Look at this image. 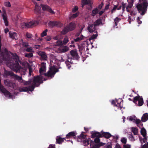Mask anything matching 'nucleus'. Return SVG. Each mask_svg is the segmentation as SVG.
<instances>
[{"label":"nucleus","mask_w":148,"mask_h":148,"mask_svg":"<svg viewBox=\"0 0 148 148\" xmlns=\"http://www.w3.org/2000/svg\"><path fill=\"white\" fill-rule=\"evenodd\" d=\"M138 101V106H141L143 104V100L142 97L139 96H136L134 97L133 101L134 103L137 104Z\"/></svg>","instance_id":"39448f33"},{"label":"nucleus","mask_w":148,"mask_h":148,"mask_svg":"<svg viewBox=\"0 0 148 148\" xmlns=\"http://www.w3.org/2000/svg\"><path fill=\"white\" fill-rule=\"evenodd\" d=\"M132 131L134 135H136L138 134V130L136 128L132 127Z\"/></svg>","instance_id":"473e14b6"},{"label":"nucleus","mask_w":148,"mask_h":148,"mask_svg":"<svg viewBox=\"0 0 148 148\" xmlns=\"http://www.w3.org/2000/svg\"><path fill=\"white\" fill-rule=\"evenodd\" d=\"M94 24L95 26H98L100 25H103V24L102 23V19L100 18L98 19L97 20L95 21L94 23Z\"/></svg>","instance_id":"393cba45"},{"label":"nucleus","mask_w":148,"mask_h":148,"mask_svg":"<svg viewBox=\"0 0 148 148\" xmlns=\"http://www.w3.org/2000/svg\"><path fill=\"white\" fill-rule=\"evenodd\" d=\"M137 22L138 24H140L142 23V21H140L139 17H137Z\"/></svg>","instance_id":"bf43d9fd"},{"label":"nucleus","mask_w":148,"mask_h":148,"mask_svg":"<svg viewBox=\"0 0 148 148\" xmlns=\"http://www.w3.org/2000/svg\"><path fill=\"white\" fill-rule=\"evenodd\" d=\"M26 51L27 52H30V53H31L33 52V49L32 47H29V48H27Z\"/></svg>","instance_id":"de8ad7c7"},{"label":"nucleus","mask_w":148,"mask_h":148,"mask_svg":"<svg viewBox=\"0 0 148 148\" xmlns=\"http://www.w3.org/2000/svg\"><path fill=\"white\" fill-rule=\"evenodd\" d=\"M76 26V24L74 23L71 22L64 28L62 31V34H65L69 31L73 30L75 29Z\"/></svg>","instance_id":"7ed1b4c3"},{"label":"nucleus","mask_w":148,"mask_h":148,"mask_svg":"<svg viewBox=\"0 0 148 148\" xmlns=\"http://www.w3.org/2000/svg\"><path fill=\"white\" fill-rule=\"evenodd\" d=\"M91 137L92 138H101L102 137V136L101 134L100 133L98 132H95L92 133Z\"/></svg>","instance_id":"dca6fc26"},{"label":"nucleus","mask_w":148,"mask_h":148,"mask_svg":"<svg viewBox=\"0 0 148 148\" xmlns=\"http://www.w3.org/2000/svg\"><path fill=\"white\" fill-rule=\"evenodd\" d=\"M56 139V143L58 144H61L64 141V140L67 141H70V140H66L65 137L64 138H62L60 136H57Z\"/></svg>","instance_id":"f8f14e48"},{"label":"nucleus","mask_w":148,"mask_h":148,"mask_svg":"<svg viewBox=\"0 0 148 148\" xmlns=\"http://www.w3.org/2000/svg\"><path fill=\"white\" fill-rule=\"evenodd\" d=\"M36 87L35 85H34L33 84H32V85L29 86L27 87L28 88V91H30L32 92L34 91L35 88Z\"/></svg>","instance_id":"7c9ffc66"},{"label":"nucleus","mask_w":148,"mask_h":148,"mask_svg":"<svg viewBox=\"0 0 148 148\" xmlns=\"http://www.w3.org/2000/svg\"><path fill=\"white\" fill-rule=\"evenodd\" d=\"M4 83L5 85L8 87H10L14 89H15L16 88V84L13 82L12 81L7 79L6 80H4Z\"/></svg>","instance_id":"423d86ee"},{"label":"nucleus","mask_w":148,"mask_h":148,"mask_svg":"<svg viewBox=\"0 0 148 148\" xmlns=\"http://www.w3.org/2000/svg\"><path fill=\"white\" fill-rule=\"evenodd\" d=\"M46 64L44 62L41 63L40 68L39 70L40 75H43L44 73L43 72L46 71Z\"/></svg>","instance_id":"9b49d317"},{"label":"nucleus","mask_w":148,"mask_h":148,"mask_svg":"<svg viewBox=\"0 0 148 148\" xmlns=\"http://www.w3.org/2000/svg\"><path fill=\"white\" fill-rule=\"evenodd\" d=\"M36 22V21H32L29 22L25 23L24 25L27 27L30 28L35 25Z\"/></svg>","instance_id":"4468645a"},{"label":"nucleus","mask_w":148,"mask_h":148,"mask_svg":"<svg viewBox=\"0 0 148 148\" xmlns=\"http://www.w3.org/2000/svg\"><path fill=\"white\" fill-rule=\"evenodd\" d=\"M9 37L13 39L16 40L17 38V34L16 33L10 32L9 33Z\"/></svg>","instance_id":"4be33fe9"},{"label":"nucleus","mask_w":148,"mask_h":148,"mask_svg":"<svg viewBox=\"0 0 148 148\" xmlns=\"http://www.w3.org/2000/svg\"><path fill=\"white\" fill-rule=\"evenodd\" d=\"M106 143H105L101 142V143L97 144L94 145L92 146H90L91 148H99L100 147L104 145Z\"/></svg>","instance_id":"bb28decb"},{"label":"nucleus","mask_w":148,"mask_h":148,"mask_svg":"<svg viewBox=\"0 0 148 148\" xmlns=\"http://www.w3.org/2000/svg\"><path fill=\"white\" fill-rule=\"evenodd\" d=\"M144 138L143 139V141L144 143H145L146 142H147V136H145V137H143Z\"/></svg>","instance_id":"e2e57ef3"},{"label":"nucleus","mask_w":148,"mask_h":148,"mask_svg":"<svg viewBox=\"0 0 148 148\" xmlns=\"http://www.w3.org/2000/svg\"><path fill=\"white\" fill-rule=\"evenodd\" d=\"M141 123V121L139 119H136V123L138 125Z\"/></svg>","instance_id":"4d7b16f0"},{"label":"nucleus","mask_w":148,"mask_h":148,"mask_svg":"<svg viewBox=\"0 0 148 148\" xmlns=\"http://www.w3.org/2000/svg\"><path fill=\"white\" fill-rule=\"evenodd\" d=\"M48 148H55V145H50Z\"/></svg>","instance_id":"338daca9"},{"label":"nucleus","mask_w":148,"mask_h":148,"mask_svg":"<svg viewBox=\"0 0 148 148\" xmlns=\"http://www.w3.org/2000/svg\"><path fill=\"white\" fill-rule=\"evenodd\" d=\"M59 69L55 66H52L50 68L49 70L47 73H44L43 74L45 76H47V77L45 78L44 81H46L49 79V77L51 78L54 76V75L57 72H58Z\"/></svg>","instance_id":"f03ea898"},{"label":"nucleus","mask_w":148,"mask_h":148,"mask_svg":"<svg viewBox=\"0 0 148 148\" xmlns=\"http://www.w3.org/2000/svg\"><path fill=\"white\" fill-rule=\"evenodd\" d=\"M121 20V18H119L118 17H116L114 19V22H116V23H118Z\"/></svg>","instance_id":"603ef678"},{"label":"nucleus","mask_w":148,"mask_h":148,"mask_svg":"<svg viewBox=\"0 0 148 148\" xmlns=\"http://www.w3.org/2000/svg\"><path fill=\"white\" fill-rule=\"evenodd\" d=\"M123 148H130V145H124Z\"/></svg>","instance_id":"680f3d73"},{"label":"nucleus","mask_w":148,"mask_h":148,"mask_svg":"<svg viewBox=\"0 0 148 148\" xmlns=\"http://www.w3.org/2000/svg\"><path fill=\"white\" fill-rule=\"evenodd\" d=\"M33 56V54L32 53H27L25 54V57H27L28 58H30Z\"/></svg>","instance_id":"f704fd0d"},{"label":"nucleus","mask_w":148,"mask_h":148,"mask_svg":"<svg viewBox=\"0 0 148 148\" xmlns=\"http://www.w3.org/2000/svg\"><path fill=\"white\" fill-rule=\"evenodd\" d=\"M22 45L23 47L26 48L27 47L29 46L28 43L27 42H23Z\"/></svg>","instance_id":"a19ab883"},{"label":"nucleus","mask_w":148,"mask_h":148,"mask_svg":"<svg viewBox=\"0 0 148 148\" xmlns=\"http://www.w3.org/2000/svg\"><path fill=\"white\" fill-rule=\"evenodd\" d=\"M60 23L58 21H50L48 23V25L49 27H53L55 26L58 27Z\"/></svg>","instance_id":"ddd939ff"},{"label":"nucleus","mask_w":148,"mask_h":148,"mask_svg":"<svg viewBox=\"0 0 148 148\" xmlns=\"http://www.w3.org/2000/svg\"><path fill=\"white\" fill-rule=\"evenodd\" d=\"M38 55L41 56V59L43 60H47V56L46 53L44 52L40 51L38 53Z\"/></svg>","instance_id":"a211bd4d"},{"label":"nucleus","mask_w":148,"mask_h":148,"mask_svg":"<svg viewBox=\"0 0 148 148\" xmlns=\"http://www.w3.org/2000/svg\"><path fill=\"white\" fill-rule=\"evenodd\" d=\"M134 3V0H131V1L128 3V5L126 6L127 8H130L132 7Z\"/></svg>","instance_id":"2f4dec72"},{"label":"nucleus","mask_w":148,"mask_h":148,"mask_svg":"<svg viewBox=\"0 0 148 148\" xmlns=\"http://www.w3.org/2000/svg\"><path fill=\"white\" fill-rule=\"evenodd\" d=\"M96 34H93L91 36H90L89 38V40H93L94 39H96L97 36L98 34H97V31H96Z\"/></svg>","instance_id":"72a5a7b5"},{"label":"nucleus","mask_w":148,"mask_h":148,"mask_svg":"<svg viewBox=\"0 0 148 148\" xmlns=\"http://www.w3.org/2000/svg\"><path fill=\"white\" fill-rule=\"evenodd\" d=\"M82 142L83 145L85 146H87L89 144L90 146H91V145L94 143L93 141L91 140L90 138L83 140Z\"/></svg>","instance_id":"9d476101"},{"label":"nucleus","mask_w":148,"mask_h":148,"mask_svg":"<svg viewBox=\"0 0 148 148\" xmlns=\"http://www.w3.org/2000/svg\"><path fill=\"white\" fill-rule=\"evenodd\" d=\"M69 40L67 37H65L63 40V44L64 45H66L69 42Z\"/></svg>","instance_id":"58836bf2"},{"label":"nucleus","mask_w":148,"mask_h":148,"mask_svg":"<svg viewBox=\"0 0 148 148\" xmlns=\"http://www.w3.org/2000/svg\"><path fill=\"white\" fill-rule=\"evenodd\" d=\"M48 30L47 29H45L44 31L42 32L41 34V36L43 37H44L45 36H46L47 34V32Z\"/></svg>","instance_id":"e433bc0d"},{"label":"nucleus","mask_w":148,"mask_h":148,"mask_svg":"<svg viewBox=\"0 0 148 148\" xmlns=\"http://www.w3.org/2000/svg\"><path fill=\"white\" fill-rule=\"evenodd\" d=\"M70 53L74 59L77 60L79 57L76 50H72L70 51Z\"/></svg>","instance_id":"1a4fd4ad"},{"label":"nucleus","mask_w":148,"mask_h":148,"mask_svg":"<svg viewBox=\"0 0 148 148\" xmlns=\"http://www.w3.org/2000/svg\"><path fill=\"white\" fill-rule=\"evenodd\" d=\"M5 5L7 7H10L11 4L9 1L5 2L4 3Z\"/></svg>","instance_id":"49530a36"},{"label":"nucleus","mask_w":148,"mask_h":148,"mask_svg":"<svg viewBox=\"0 0 148 148\" xmlns=\"http://www.w3.org/2000/svg\"><path fill=\"white\" fill-rule=\"evenodd\" d=\"M34 12L36 14L40 13V11L39 8H37L36 7L34 9Z\"/></svg>","instance_id":"37998d69"},{"label":"nucleus","mask_w":148,"mask_h":148,"mask_svg":"<svg viewBox=\"0 0 148 148\" xmlns=\"http://www.w3.org/2000/svg\"><path fill=\"white\" fill-rule=\"evenodd\" d=\"M45 39L47 41H49L51 39V37L50 36H47L45 38Z\"/></svg>","instance_id":"09e8293b"},{"label":"nucleus","mask_w":148,"mask_h":148,"mask_svg":"<svg viewBox=\"0 0 148 148\" xmlns=\"http://www.w3.org/2000/svg\"><path fill=\"white\" fill-rule=\"evenodd\" d=\"M14 73L12 72L11 71H8L5 69L4 70V76L6 77L10 76L12 78L13 76Z\"/></svg>","instance_id":"412c9836"},{"label":"nucleus","mask_w":148,"mask_h":148,"mask_svg":"<svg viewBox=\"0 0 148 148\" xmlns=\"http://www.w3.org/2000/svg\"><path fill=\"white\" fill-rule=\"evenodd\" d=\"M69 49V48L66 46L64 47L62 49V51L63 52H65L67 51Z\"/></svg>","instance_id":"4c0bfd02"},{"label":"nucleus","mask_w":148,"mask_h":148,"mask_svg":"<svg viewBox=\"0 0 148 148\" xmlns=\"http://www.w3.org/2000/svg\"><path fill=\"white\" fill-rule=\"evenodd\" d=\"M32 82V80L30 81L29 80L28 81H25L24 82V85H27L31 84Z\"/></svg>","instance_id":"a18cd8bd"},{"label":"nucleus","mask_w":148,"mask_h":148,"mask_svg":"<svg viewBox=\"0 0 148 148\" xmlns=\"http://www.w3.org/2000/svg\"><path fill=\"white\" fill-rule=\"evenodd\" d=\"M136 13L133 11H131L130 12V15L131 16H134L136 15Z\"/></svg>","instance_id":"13d9d810"},{"label":"nucleus","mask_w":148,"mask_h":148,"mask_svg":"<svg viewBox=\"0 0 148 148\" xmlns=\"http://www.w3.org/2000/svg\"><path fill=\"white\" fill-rule=\"evenodd\" d=\"M123 100L121 99H119L116 100V102L117 104L115 105V106L120 108L121 109L123 107Z\"/></svg>","instance_id":"6ab92c4d"},{"label":"nucleus","mask_w":148,"mask_h":148,"mask_svg":"<svg viewBox=\"0 0 148 148\" xmlns=\"http://www.w3.org/2000/svg\"><path fill=\"white\" fill-rule=\"evenodd\" d=\"M128 21L129 22V23H131V21H133V20L132 19V18H131V16L129 15L128 16Z\"/></svg>","instance_id":"0e129e2a"},{"label":"nucleus","mask_w":148,"mask_h":148,"mask_svg":"<svg viewBox=\"0 0 148 148\" xmlns=\"http://www.w3.org/2000/svg\"><path fill=\"white\" fill-rule=\"evenodd\" d=\"M82 40V39L80 38L79 37H77L76 39H74V41L75 42H78Z\"/></svg>","instance_id":"864d4df0"},{"label":"nucleus","mask_w":148,"mask_h":148,"mask_svg":"<svg viewBox=\"0 0 148 148\" xmlns=\"http://www.w3.org/2000/svg\"><path fill=\"white\" fill-rule=\"evenodd\" d=\"M57 43L58 45L59 46L62 45L63 44L62 42L61 41H57Z\"/></svg>","instance_id":"6e6d98bb"},{"label":"nucleus","mask_w":148,"mask_h":148,"mask_svg":"<svg viewBox=\"0 0 148 148\" xmlns=\"http://www.w3.org/2000/svg\"><path fill=\"white\" fill-rule=\"evenodd\" d=\"M122 6L123 12H124L126 9L127 3H124L123 2L122 4Z\"/></svg>","instance_id":"c9c22d12"},{"label":"nucleus","mask_w":148,"mask_h":148,"mask_svg":"<svg viewBox=\"0 0 148 148\" xmlns=\"http://www.w3.org/2000/svg\"><path fill=\"white\" fill-rule=\"evenodd\" d=\"M81 31H79L76 34L75 36H78L81 33Z\"/></svg>","instance_id":"774afa93"},{"label":"nucleus","mask_w":148,"mask_h":148,"mask_svg":"<svg viewBox=\"0 0 148 148\" xmlns=\"http://www.w3.org/2000/svg\"><path fill=\"white\" fill-rule=\"evenodd\" d=\"M143 124L142 123H141L137 125V126H138L140 128H141L143 126Z\"/></svg>","instance_id":"69168bd1"},{"label":"nucleus","mask_w":148,"mask_h":148,"mask_svg":"<svg viewBox=\"0 0 148 148\" xmlns=\"http://www.w3.org/2000/svg\"><path fill=\"white\" fill-rule=\"evenodd\" d=\"M117 5H115L113 8L111 10V12L112 13L113 11H115L116 9H117Z\"/></svg>","instance_id":"5fc2aeb1"},{"label":"nucleus","mask_w":148,"mask_h":148,"mask_svg":"<svg viewBox=\"0 0 148 148\" xmlns=\"http://www.w3.org/2000/svg\"><path fill=\"white\" fill-rule=\"evenodd\" d=\"M82 7L83 8L85 5H88L92 8L93 2L92 0H82L81 1Z\"/></svg>","instance_id":"6e6552de"},{"label":"nucleus","mask_w":148,"mask_h":148,"mask_svg":"<svg viewBox=\"0 0 148 148\" xmlns=\"http://www.w3.org/2000/svg\"><path fill=\"white\" fill-rule=\"evenodd\" d=\"M102 137H104L108 139L110 137L114 136L111 135V134L108 132H103L101 134Z\"/></svg>","instance_id":"5701e85b"},{"label":"nucleus","mask_w":148,"mask_h":148,"mask_svg":"<svg viewBox=\"0 0 148 148\" xmlns=\"http://www.w3.org/2000/svg\"><path fill=\"white\" fill-rule=\"evenodd\" d=\"M121 141L122 143L125 144L127 142V139L124 137L122 138L121 140Z\"/></svg>","instance_id":"79ce46f5"},{"label":"nucleus","mask_w":148,"mask_h":148,"mask_svg":"<svg viewBox=\"0 0 148 148\" xmlns=\"http://www.w3.org/2000/svg\"><path fill=\"white\" fill-rule=\"evenodd\" d=\"M99 12V10L97 8L93 10L92 12L91 15L93 16H95Z\"/></svg>","instance_id":"c756f323"},{"label":"nucleus","mask_w":148,"mask_h":148,"mask_svg":"<svg viewBox=\"0 0 148 148\" xmlns=\"http://www.w3.org/2000/svg\"><path fill=\"white\" fill-rule=\"evenodd\" d=\"M78 8L77 6H75L73 9L72 12L73 13L75 12L78 10Z\"/></svg>","instance_id":"8fccbe9b"},{"label":"nucleus","mask_w":148,"mask_h":148,"mask_svg":"<svg viewBox=\"0 0 148 148\" xmlns=\"http://www.w3.org/2000/svg\"><path fill=\"white\" fill-rule=\"evenodd\" d=\"M141 134L143 137L146 136V131L144 127L142 128L140 130Z\"/></svg>","instance_id":"c85d7f7f"},{"label":"nucleus","mask_w":148,"mask_h":148,"mask_svg":"<svg viewBox=\"0 0 148 148\" xmlns=\"http://www.w3.org/2000/svg\"><path fill=\"white\" fill-rule=\"evenodd\" d=\"M12 78L16 80H18L19 82L23 83V80L22 76H19L14 74Z\"/></svg>","instance_id":"aec40b11"},{"label":"nucleus","mask_w":148,"mask_h":148,"mask_svg":"<svg viewBox=\"0 0 148 148\" xmlns=\"http://www.w3.org/2000/svg\"><path fill=\"white\" fill-rule=\"evenodd\" d=\"M100 138H96L95 139L94 141H93L95 143H97V144L99 143H100V140L99 139Z\"/></svg>","instance_id":"ea45409f"},{"label":"nucleus","mask_w":148,"mask_h":148,"mask_svg":"<svg viewBox=\"0 0 148 148\" xmlns=\"http://www.w3.org/2000/svg\"><path fill=\"white\" fill-rule=\"evenodd\" d=\"M96 27L94 24H89L88 27V30L90 33L93 32L96 30Z\"/></svg>","instance_id":"2eb2a0df"},{"label":"nucleus","mask_w":148,"mask_h":148,"mask_svg":"<svg viewBox=\"0 0 148 148\" xmlns=\"http://www.w3.org/2000/svg\"><path fill=\"white\" fill-rule=\"evenodd\" d=\"M65 63H66V65L67 68L68 69H70V68L71 67V65L70 64L69 62V61H66L65 62Z\"/></svg>","instance_id":"c03bdc74"},{"label":"nucleus","mask_w":148,"mask_h":148,"mask_svg":"<svg viewBox=\"0 0 148 148\" xmlns=\"http://www.w3.org/2000/svg\"><path fill=\"white\" fill-rule=\"evenodd\" d=\"M26 36L27 37L29 38H31L32 36V34L28 32L26 33Z\"/></svg>","instance_id":"3c124183"},{"label":"nucleus","mask_w":148,"mask_h":148,"mask_svg":"<svg viewBox=\"0 0 148 148\" xmlns=\"http://www.w3.org/2000/svg\"><path fill=\"white\" fill-rule=\"evenodd\" d=\"M77 134V133L75 132H69L66 135L65 138L66 139H69L73 137L76 136Z\"/></svg>","instance_id":"f3484780"},{"label":"nucleus","mask_w":148,"mask_h":148,"mask_svg":"<svg viewBox=\"0 0 148 148\" xmlns=\"http://www.w3.org/2000/svg\"><path fill=\"white\" fill-rule=\"evenodd\" d=\"M140 4L136 6L138 10L142 15H144L147 11L148 6L147 0H139Z\"/></svg>","instance_id":"f257e3e1"},{"label":"nucleus","mask_w":148,"mask_h":148,"mask_svg":"<svg viewBox=\"0 0 148 148\" xmlns=\"http://www.w3.org/2000/svg\"><path fill=\"white\" fill-rule=\"evenodd\" d=\"M41 7L42 10L44 11H47L51 14H54L55 12L48 5H46L41 4Z\"/></svg>","instance_id":"0eeeda50"},{"label":"nucleus","mask_w":148,"mask_h":148,"mask_svg":"<svg viewBox=\"0 0 148 148\" xmlns=\"http://www.w3.org/2000/svg\"><path fill=\"white\" fill-rule=\"evenodd\" d=\"M83 133H85L84 132H82L80 135L77 136V141L78 142L81 141L82 139H84L86 138V135H84L83 134Z\"/></svg>","instance_id":"b1692460"},{"label":"nucleus","mask_w":148,"mask_h":148,"mask_svg":"<svg viewBox=\"0 0 148 148\" xmlns=\"http://www.w3.org/2000/svg\"><path fill=\"white\" fill-rule=\"evenodd\" d=\"M2 16L5 25L6 26H8V22L6 13H4L2 14Z\"/></svg>","instance_id":"a878e982"},{"label":"nucleus","mask_w":148,"mask_h":148,"mask_svg":"<svg viewBox=\"0 0 148 148\" xmlns=\"http://www.w3.org/2000/svg\"><path fill=\"white\" fill-rule=\"evenodd\" d=\"M79 14L77 13L73 14L72 16V17L75 18L77 17L78 15Z\"/></svg>","instance_id":"052dcab7"},{"label":"nucleus","mask_w":148,"mask_h":148,"mask_svg":"<svg viewBox=\"0 0 148 148\" xmlns=\"http://www.w3.org/2000/svg\"><path fill=\"white\" fill-rule=\"evenodd\" d=\"M148 120V114L147 113L144 114L142 116L141 120L143 122H145Z\"/></svg>","instance_id":"cd10ccee"},{"label":"nucleus","mask_w":148,"mask_h":148,"mask_svg":"<svg viewBox=\"0 0 148 148\" xmlns=\"http://www.w3.org/2000/svg\"><path fill=\"white\" fill-rule=\"evenodd\" d=\"M42 78L41 76L37 75L34 77L32 81V84L36 87H38L41 84L43 83Z\"/></svg>","instance_id":"20e7f679"}]
</instances>
